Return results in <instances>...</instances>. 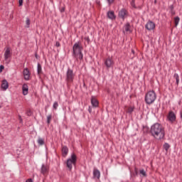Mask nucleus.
<instances>
[{
  "label": "nucleus",
  "mask_w": 182,
  "mask_h": 182,
  "mask_svg": "<svg viewBox=\"0 0 182 182\" xmlns=\"http://www.w3.org/2000/svg\"><path fill=\"white\" fill-rule=\"evenodd\" d=\"M19 119L21 122H22V117L19 116Z\"/></svg>",
  "instance_id": "obj_38"
},
{
  "label": "nucleus",
  "mask_w": 182,
  "mask_h": 182,
  "mask_svg": "<svg viewBox=\"0 0 182 182\" xmlns=\"http://www.w3.org/2000/svg\"><path fill=\"white\" fill-rule=\"evenodd\" d=\"M22 91L23 96H26L29 92V87H28V85L23 84L22 86Z\"/></svg>",
  "instance_id": "obj_9"
},
{
  "label": "nucleus",
  "mask_w": 182,
  "mask_h": 182,
  "mask_svg": "<svg viewBox=\"0 0 182 182\" xmlns=\"http://www.w3.org/2000/svg\"><path fill=\"white\" fill-rule=\"evenodd\" d=\"M26 28H29L31 25V19H29V18L28 17L26 18Z\"/></svg>",
  "instance_id": "obj_25"
},
{
  "label": "nucleus",
  "mask_w": 182,
  "mask_h": 182,
  "mask_svg": "<svg viewBox=\"0 0 182 182\" xmlns=\"http://www.w3.org/2000/svg\"><path fill=\"white\" fill-rule=\"evenodd\" d=\"M51 120H52V115H48L47 117V123L49 124Z\"/></svg>",
  "instance_id": "obj_28"
},
{
  "label": "nucleus",
  "mask_w": 182,
  "mask_h": 182,
  "mask_svg": "<svg viewBox=\"0 0 182 182\" xmlns=\"http://www.w3.org/2000/svg\"><path fill=\"white\" fill-rule=\"evenodd\" d=\"M26 182H33V181H32V178H28L26 181Z\"/></svg>",
  "instance_id": "obj_36"
},
{
  "label": "nucleus",
  "mask_w": 182,
  "mask_h": 182,
  "mask_svg": "<svg viewBox=\"0 0 182 182\" xmlns=\"http://www.w3.org/2000/svg\"><path fill=\"white\" fill-rule=\"evenodd\" d=\"M9 87V84L6 80H3L1 82V89L6 90Z\"/></svg>",
  "instance_id": "obj_13"
},
{
  "label": "nucleus",
  "mask_w": 182,
  "mask_h": 182,
  "mask_svg": "<svg viewBox=\"0 0 182 182\" xmlns=\"http://www.w3.org/2000/svg\"><path fill=\"white\" fill-rule=\"evenodd\" d=\"M133 110H134V108L133 107H130L127 109V113H133Z\"/></svg>",
  "instance_id": "obj_27"
},
{
  "label": "nucleus",
  "mask_w": 182,
  "mask_h": 182,
  "mask_svg": "<svg viewBox=\"0 0 182 182\" xmlns=\"http://www.w3.org/2000/svg\"><path fill=\"white\" fill-rule=\"evenodd\" d=\"M73 79H75V73H73V70L70 68H68L66 73V78L65 80L68 83H72L73 82Z\"/></svg>",
  "instance_id": "obj_5"
},
{
  "label": "nucleus",
  "mask_w": 182,
  "mask_h": 182,
  "mask_svg": "<svg viewBox=\"0 0 182 182\" xmlns=\"http://www.w3.org/2000/svg\"><path fill=\"white\" fill-rule=\"evenodd\" d=\"M77 160V157L75 154H72L71 156L67 160L66 166L70 171L72 170L73 166L76 165Z\"/></svg>",
  "instance_id": "obj_4"
},
{
  "label": "nucleus",
  "mask_w": 182,
  "mask_h": 182,
  "mask_svg": "<svg viewBox=\"0 0 182 182\" xmlns=\"http://www.w3.org/2000/svg\"><path fill=\"white\" fill-rule=\"evenodd\" d=\"M9 58H11V49L9 48H7L4 53V59L6 60H8Z\"/></svg>",
  "instance_id": "obj_12"
},
{
  "label": "nucleus",
  "mask_w": 182,
  "mask_h": 182,
  "mask_svg": "<svg viewBox=\"0 0 182 182\" xmlns=\"http://www.w3.org/2000/svg\"><path fill=\"white\" fill-rule=\"evenodd\" d=\"M131 6H132V8H136L135 0H132L131 1Z\"/></svg>",
  "instance_id": "obj_29"
},
{
  "label": "nucleus",
  "mask_w": 182,
  "mask_h": 182,
  "mask_svg": "<svg viewBox=\"0 0 182 182\" xmlns=\"http://www.w3.org/2000/svg\"><path fill=\"white\" fill-rule=\"evenodd\" d=\"M173 77L176 80V85H178V83H180V77L178 76V74L175 73Z\"/></svg>",
  "instance_id": "obj_22"
},
{
  "label": "nucleus",
  "mask_w": 182,
  "mask_h": 182,
  "mask_svg": "<svg viewBox=\"0 0 182 182\" xmlns=\"http://www.w3.org/2000/svg\"><path fill=\"white\" fill-rule=\"evenodd\" d=\"M94 178H100V171L97 169H94L93 171Z\"/></svg>",
  "instance_id": "obj_17"
},
{
  "label": "nucleus",
  "mask_w": 182,
  "mask_h": 182,
  "mask_svg": "<svg viewBox=\"0 0 182 182\" xmlns=\"http://www.w3.org/2000/svg\"><path fill=\"white\" fill-rule=\"evenodd\" d=\"M157 99L156 92L153 90L149 91L145 95V102L146 105H152Z\"/></svg>",
  "instance_id": "obj_3"
},
{
  "label": "nucleus",
  "mask_w": 182,
  "mask_h": 182,
  "mask_svg": "<svg viewBox=\"0 0 182 182\" xmlns=\"http://www.w3.org/2000/svg\"><path fill=\"white\" fill-rule=\"evenodd\" d=\"M127 15V11L126 9H123L119 12V18H122V19H124L126 16Z\"/></svg>",
  "instance_id": "obj_10"
},
{
  "label": "nucleus",
  "mask_w": 182,
  "mask_h": 182,
  "mask_svg": "<svg viewBox=\"0 0 182 182\" xmlns=\"http://www.w3.org/2000/svg\"><path fill=\"white\" fill-rule=\"evenodd\" d=\"M107 17L109 19H116V16H114V11H108Z\"/></svg>",
  "instance_id": "obj_18"
},
{
  "label": "nucleus",
  "mask_w": 182,
  "mask_h": 182,
  "mask_svg": "<svg viewBox=\"0 0 182 182\" xmlns=\"http://www.w3.org/2000/svg\"><path fill=\"white\" fill-rule=\"evenodd\" d=\"M26 114H27V116H32V111L31 110L27 111Z\"/></svg>",
  "instance_id": "obj_31"
},
{
  "label": "nucleus",
  "mask_w": 182,
  "mask_h": 182,
  "mask_svg": "<svg viewBox=\"0 0 182 182\" xmlns=\"http://www.w3.org/2000/svg\"><path fill=\"white\" fill-rule=\"evenodd\" d=\"M58 106H59L58 102H54V104H53V109H55V110H56V109H58Z\"/></svg>",
  "instance_id": "obj_30"
},
{
  "label": "nucleus",
  "mask_w": 182,
  "mask_h": 182,
  "mask_svg": "<svg viewBox=\"0 0 182 182\" xmlns=\"http://www.w3.org/2000/svg\"><path fill=\"white\" fill-rule=\"evenodd\" d=\"M68 153H69V149H68L66 146L62 147V155L63 157H66L68 156Z\"/></svg>",
  "instance_id": "obj_16"
},
{
  "label": "nucleus",
  "mask_w": 182,
  "mask_h": 182,
  "mask_svg": "<svg viewBox=\"0 0 182 182\" xmlns=\"http://www.w3.org/2000/svg\"><path fill=\"white\" fill-rule=\"evenodd\" d=\"M132 53H134V50H132Z\"/></svg>",
  "instance_id": "obj_40"
},
{
  "label": "nucleus",
  "mask_w": 182,
  "mask_h": 182,
  "mask_svg": "<svg viewBox=\"0 0 182 182\" xmlns=\"http://www.w3.org/2000/svg\"><path fill=\"white\" fill-rule=\"evenodd\" d=\"M55 46H56L57 48H59V46H60V42H56V43H55Z\"/></svg>",
  "instance_id": "obj_35"
},
{
  "label": "nucleus",
  "mask_w": 182,
  "mask_h": 182,
  "mask_svg": "<svg viewBox=\"0 0 182 182\" xmlns=\"http://www.w3.org/2000/svg\"><path fill=\"white\" fill-rule=\"evenodd\" d=\"M139 174L141 175V177H147V173H146V171H144V169H141L139 171Z\"/></svg>",
  "instance_id": "obj_20"
},
{
  "label": "nucleus",
  "mask_w": 182,
  "mask_h": 182,
  "mask_svg": "<svg viewBox=\"0 0 182 182\" xmlns=\"http://www.w3.org/2000/svg\"><path fill=\"white\" fill-rule=\"evenodd\" d=\"M180 23V17L176 16L174 18V23L175 26H178V23Z\"/></svg>",
  "instance_id": "obj_21"
},
{
  "label": "nucleus",
  "mask_w": 182,
  "mask_h": 182,
  "mask_svg": "<svg viewBox=\"0 0 182 182\" xmlns=\"http://www.w3.org/2000/svg\"><path fill=\"white\" fill-rule=\"evenodd\" d=\"M151 134L156 140H161L164 139V136H166L164 127L159 123L154 124L151 127Z\"/></svg>",
  "instance_id": "obj_1"
},
{
  "label": "nucleus",
  "mask_w": 182,
  "mask_h": 182,
  "mask_svg": "<svg viewBox=\"0 0 182 182\" xmlns=\"http://www.w3.org/2000/svg\"><path fill=\"white\" fill-rule=\"evenodd\" d=\"M91 105L93 107H97L99 106V101L95 97H92L91 98Z\"/></svg>",
  "instance_id": "obj_11"
},
{
  "label": "nucleus",
  "mask_w": 182,
  "mask_h": 182,
  "mask_svg": "<svg viewBox=\"0 0 182 182\" xmlns=\"http://www.w3.org/2000/svg\"><path fill=\"white\" fill-rule=\"evenodd\" d=\"M107 1L108 2L109 5H112V4H113V2H114V0H107Z\"/></svg>",
  "instance_id": "obj_33"
},
{
  "label": "nucleus",
  "mask_w": 182,
  "mask_h": 182,
  "mask_svg": "<svg viewBox=\"0 0 182 182\" xmlns=\"http://www.w3.org/2000/svg\"><path fill=\"white\" fill-rule=\"evenodd\" d=\"M41 173L43 174V176L46 174V166L44 164L41 166Z\"/></svg>",
  "instance_id": "obj_24"
},
{
  "label": "nucleus",
  "mask_w": 182,
  "mask_h": 182,
  "mask_svg": "<svg viewBox=\"0 0 182 182\" xmlns=\"http://www.w3.org/2000/svg\"><path fill=\"white\" fill-rule=\"evenodd\" d=\"M37 73L38 75H41V73H42V65H41L40 63H38L37 65Z\"/></svg>",
  "instance_id": "obj_19"
},
{
  "label": "nucleus",
  "mask_w": 182,
  "mask_h": 182,
  "mask_svg": "<svg viewBox=\"0 0 182 182\" xmlns=\"http://www.w3.org/2000/svg\"><path fill=\"white\" fill-rule=\"evenodd\" d=\"M5 69V67L4 65H0V73H2V70Z\"/></svg>",
  "instance_id": "obj_34"
},
{
  "label": "nucleus",
  "mask_w": 182,
  "mask_h": 182,
  "mask_svg": "<svg viewBox=\"0 0 182 182\" xmlns=\"http://www.w3.org/2000/svg\"><path fill=\"white\" fill-rule=\"evenodd\" d=\"M19 6H22L23 5V0H18Z\"/></svg>",
  "instance_id": "obj_32"
},
{
  "label": "nucleus",
  "mask_w": 182,
  "mask_h": 182,
  "mask_svg": "<svg viewBox=\"0 0 182 182\" xmlns=\"http://www.w3.org/2000/svg\"><path fill=\"white\" fill-rule=\"evenodd\" d=\"M23 75L25 80H29L31 77V73L29 72V69L25 68L23 72Z\"/></svg>",
  "instance_id": "obj_7"
},
{
  "label": "nucleus",
  "mask_w": 182,
  "mask_h": 182,
  "mask_svg": "<svg viewBox=\"0 0 182 182\" xmlns=\"http://www.w3.org/2000/svg\"><path fill=\"white\" fill-rule=\"evenodd\" d=\"M168 120L170 122H174L176 120V114L173 113V112H170L168 116Z\"/></svg>",
  "instance_id": "obj_15"
},
{
  "label": "nucleus",
  "mask_w": 182,
  "mask_h": 182,
  "mask_svg": "<svg viewBox=\"0 0 182 182\" xmlns=\"http://www.w3.org/2000/svg\"><path fill=\"white\" fill-rule=\"evenodd\" d=\"M105 65L109 69V68H112L113 65H114V61H113V58L111 57H108L105 61Z\"/></svg>",
  "instance_id": "obj_6"
},
{
  "label": "nucleus",
  "mask_w": 182,
  "mask_h": 182,
  "mask_svg": "<svg viewBox=\"0 0 182 182\" xmlns=\"http://www.w3.org/2000/svg\"><path fill=\"white\" fill-rule=\"evenodd\" d=\"M164 149L166 151H168V149H170V145H169L168 144H167V143L164 144Z\"/></svg>",
  "instance_id": "obj_26"
},
{
  "label": "nucleus",
  "mask_w": 182,
  "mask_h": 182,
  "mask_svg": "<svg viewBox=\"0 0 182 182\" xmlns=\"http://www.w3.org/2000/svg\"><path fill=\"white\" fill-rule=\"evenodd\" d=\"M82 46L80 43H76L73 47V56L75 58L76 60H82L83 59V54L82 53Z\"/></svg>",
  "instance_id": "obj_2"
},
{
  "label": "nucleus",
  "mask_w": 182,
  "mask_h": 182,
  "mask_svg": "<svg viewBox=\"0 0 182 182\" xmlns=\"http://www.w3.org/2000/svg\"><path fill=\"white\" fill-rule=\"evenodd\" d=\"M35 57L36 58V59H39V56L38 55V54L36 53Z\"/></svg>",
  "instance_id": "obj_37"
},
{
  "label": "nucleus",
  "mask_w": 182,
  "mask_h": 182,
  "mask_svg": "<svg viewBox=\"0 0 182 182\" xmlns=\"http://www.w3.org/2000/svg\"><path fill=\"white\" fill-rule=\"evenodd\" d=\"M89 112H90V113L92 112V109H89Z\"/></svg>",
  "instance_id": "obj_39"
},
{
  "label": "nucleus",
  "mask_w": 182,
  "mask_h": 182,
  "mask_svg": "<svg viewBox=\"0 0 182 182\" xmlns=\"http://www.w3.org/2000/svg\"><path fill=\"white\" fill-rule=\"evenodd\" d=\"M124 32H126L127 33H132V28H130V24L129 23L124 26Z\"/></svg>",
  "instance_id": "obj_14"
},
{
  "label": "nucleus",
  "mask_w": 182,
  "mask_h": 182,
  "mask_svg": "<svg viewBox=\"0 0 182 182\" xmlns=\"http://www.w3.org/2000/svg\"><path fill=\"white\" fill-rule=\"evenodd\" d=\"M37 141H38V144H40V146H43V144H45V139H43L42 138H38Z\"/></svg>",
  "instance_id": "obj_23"
},
{
  "label": "nucleus",
  "mask_w": 182,
  "mask_h": 182,
  "mask_svg": "<svg viewBox=\"0 0 182 182\" xmlns=\"http://www.w3.org/2000/svg\"><path fill=\"white\" fill-rule=\"evenodd\" d=\"M146 29L148 31H153L156 28V24L153 21H148V23L146 25Z\"/></svg>",
  "instance_id": "obj_8"
}]
</instances>
